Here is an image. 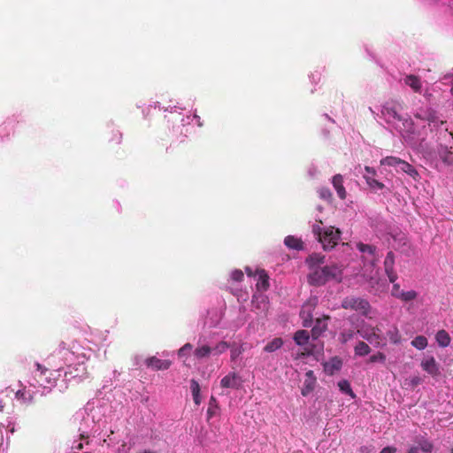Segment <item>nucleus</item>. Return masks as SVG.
Returning a JSON list of instances; mask_svg holds the SVG:
<instances>
[{"label":"nucleus","instance_id":"40","mask_svg":"<svg viewBox=\"0 0 453 453\" xmlns=\"http://www.w3.org/2000/svg\"><path fill=\"white\" fill-rule=\"evenodd\" d=\"M243 277H244V274H243L242 271H241V270H234L231 275V279L234 281H237V282L242 281Z\"/></svg>","mask_w":453,"mask_h":453},{"label":"nucleus","instance_id":"44","mask_svg":"<svg viewBox=\"0 0 453 453\" xmlns=\"http://www.w3.org/2000/svg\"><path fill=\"white\" fill-rule=\"evenodd\" d=\"M313 233L318 235L319 241H320V235L323 234V231L319 225L313 226Z\"/></svg>","mask_w":453,"mask_h":453},{"label":"nucleus","instance_id":"12","mask_svg":"<svg viewBox=\"0 0 453 453\" xmlns=\"http://www.w3.org/2000/svg\"><path fill=\"white\" fill-rule=\"evenodd\" d=\"M393 296L403 301L409 302L416 298L417 292L414 290L403 291L400 289V285H394L391 291Z\"/></svg>","mask_w":453,"mask_h":453},{"label":"nucleus","instance_id":"48","mask_svg":"<svg viewBox=\"0 0 453 453\" xmlns=\"http://www.w3.org/2000/svg\"><path fill=\"white\" fill-rule=\"evenodd\" d=\"M385 260L387 261H394L395 262V256H394V253L392 251H389L387 256H386V258Z\"/></svg>","mask_w":453,"mask_h":453},{"label":"nucleus","instance_id":"39","mask_svg":"<svg viewBox=\"0 0 453 453\" xmlns=\"http://www.w3.org/2000/svg\"><path fill=\"white\" fill-rule=\"evenodd\" d=\"M243 351V349L241 346L238 347H231V359L235 360Z\"/></svg>","mask_w":453,"mask_h":453},{"label":"nucleus","instance_id":"21","mask_svg":"<svg viewBox=\"0 0 453 453\" xmlns=\"http://www.w3.org/2000/svg\"><path fill=\"white\" fill-rule=\"evenodd\" d=\"M357 249L363 254H366L369 256L371 259H374L376 257L377 249L374 245L365 244L363 242H358L357 244Z\"/></svg>","mask_w":453,"mask_h":453},{"label":"nucleus","instance_id":"8","mask_svg":"<svg viewBox=\"0 0 453 453\" xmlns=\"http://www.w3.org/2000/svg\"><path fill=\"white\" fill-rule=\"evenodd\" d=\"M326 257L320 253H312L305 260L306 265L310 269V273L319 270L320 265L325 263Z\"/></svg>","mask_w":453,"mask_h":453},{"label":"nucleus","instance_id":"7","mask_svg":"<svg viewBox=\"0 0 453 453\" xmlns=\"http://www.w3.org/2000/svg\"><path fill=\"white\" fill-rule=\"evenodd\" d=\"M245 272L249 277L257 280V283H268L269 281V276L264 269L256 268L253 270L251 267L246 266Z\"/></svg>","mask_w":453,"mask_h":453},{"label":"nucleus","instance_id":"50","mask_svg":"<svg viewBox=\"0 0 453 453\" xmlns=\"http://www.w3.org/2000/svg\"><path fill=\"white\" fill-rule=\"evenodd\" d=\"M307 379H316L315 375H314V372L313 371L311 370H309L306 373H305Z\"/></svg>","mask_w":453,"mask_h":453},{"label":"nucleus","instance_id":"9","mask_svg":"<svg viewBox=\"0 0 453 453\" xmlns=\"http://www.w3.org/2000/svg\"><path fill=\"white\" fill-rule=\"evenodd\" d=\"M365 174L364 175V178L366 180V183L368 186L372 188H377V189H383L385 188L384 184L377 180H375L373 177L376 175V171L374 168L370 166L365 167Z\"/></svg>","mask_w":453,"mask_h":453},{"label":"nucleus","instance_id":"6","mask_svg":"<svg viewBox=\"0 0 453 453\" xmlns=\"http://www.w3.org/2000/svg\"><path fill=\"white\" fill-rule=\"evenodd\" d=\"M242 380L235 372H232L223 377L220 380L222 388L238 389L242 386Z\"/></svg>","mask_w":453,"mask_h":453},{"label":"nucleus","instance_id":"14","mask_svg":"<svg viewBox=\"0 0 453 453\" xmlns=\"http://www.w3.org/2000/svg\"><path fill=\"white\" fill-rule=\"evenodd\" d=\"M414 442L418 444V449L424 453H432L434 444L426 438V434H418L414 437Z\"/></svg>","mask_w":453,"mask_h":453},{"label":"nucleus","instance_id":"49","mask_svg":"<svg viewBox=\"0 0 453 453\" xmlns=\"http://www.w3.org/2000/svg\"><path fill=\"white\" fill-rule=\"evenodd\" d=\"M384 266H385V269L393 267L394 266V261H390L389 262V261L385 260L384 261Z\"/></svg>","mask_w":453,"mask_h":453},{"label":"nucleus","instance_id":"42","mask_svg":"<svg viewBox=\"0 0 453 453\" xmlns=\"http://www.w3.org/2000/svg\"><path fill=\"white\" fill-rule=\"evenodd\" d=\"M300 317L303 319L312 318L311 312L310 310H306L305 306H303L300 311Z\"/></svg>","mask_w":453,"mask_h":453},{"label":"nucleus","instance_id":"35","mask_svg":"<svg viewBox=\"0 0 453 453\" xmlns=\"http://www.w3.org/2000/svg\"><path fill=\"white\" fill-rule=\"evenodd\" d=\"M355 332L353 330H343L341 332L340 334V341L342 343H346L347 342H349V340H351L354 335H355Z\"/></svg>","mask_w":453,"mask_h":453},{"label":"nucleus","instance_id":"23","mask_svg":"<svg viewBox=\"0 0 453 453\" xmlns=\"http://www.w3.org/2000/svg\"><path fill=\"white\" fill-rule=\"evenodd\" d=\"M357 333L364 339L367 340L370 342H372L373 339H378L379 337L374 332L373 328H369L366 326H362L359 328Z\"/></svg>","mask_w":453,"mask_h":453},{"label":"nucleus","instance_id":"5","mask_svg":"<svg viewBox=\"0 0 453 453\" xmlns=\"http://www.w3.org/2000/svg\"><path fill=\"white\" fill-rule=\"evenodd\" d=\"M414 117L418 119L426 121L428 124H434V126H438L439 124H444V121L438 119L436 111L430 108H419L415 113Z\"/></svg>","mask_w":453,"mask_h":453},{"label":"nucleus","instance_id":"29","mask_svg":"<svg viewBox=\"0 0 453 453\" xmlns=\"http://www.w3.org/2000/svg\"><path fill=\"white\" fill-rule=\"evenodd\" d=\"M401 161H402V159L399 157L389 156V157H386L382 158L380 160V165L393 166L395 169H397Z\"/></svg>","mask_w":453,"mask_h":453},{"label":"nucleus","instance_id":"46","mask_svg":"<svg viewBox=\"0 0 453 453\" xmlns=\"http://www.w3.org/2000/svg\"><path fill=\"white\" fill-rule=\"evenodd\" d=\"M312 325V318L306 319L303 320V326L304 327H311Z\"/></svg>","mask_w":453,"mask_h":453},{"label":"nucleus","instance_id":"28","mask_svg":"<svg viewBox=\"0 0 453 453\" xmlns=\"http://www.w3.org/2000/svg\"><path fill=\"white\" fill-rule=\"evenodd\" d=\"M317 379H306L303 382V387L302 388V395L303 396H307L310 393L314 390L315 384Z\"/></svg>","mask_w":453,"mask_h":453},{"label":"nucleus","instance_id":"4","mask_svg":"<svg viewBox=\"0 0 453 453\" xmlns=\"http://www.w3.org/2000/svg\"><path fill=\"white\" fill-rule=\"evenodd\" d=\"M341 232L334 227H328L323 231V234L320 235V241L323 249L328 250L333 249L340 239Z\"/></svg>","mask_w":453,"mask_h":453},{"label":"nucleus","instance_id":"19","mask_svg":"<svg viewBox=\"0 0 453 453\" xmlns=\"http://www.w3.org/2000/svg\"><path fill=\"white\" fill-rule=\"evenodd\" d=\"M396 171L405 173L414 180H416L418 176L417 170L411 165L403 159Z\"/></svg>","mask_w":453,"mask_h":453},{"label":"nucleus","instance_id":"1","mask_svg":"<svg viewBox=\"0 0 453 453\" xmlns=\"http://www.w3.org/2000/svg\"><path fill=\"white\" fill-rule=\"evenodd\" d=\"M343 265L332 263L309 273L311 283L342 281Z\"/></svg>","mask_w":453,"mask_h":453},{"label":"nucleus","instance_id":"43","mask_svg":"<svg viewBox=\"0 0 453 453\" xmlns=\"http://www.w3.org/2000/svg\"><path fill=\"white\" fill-rule=\"evenodd\" d=\"M421 382H422V379L418 376H414L411 379V386L413 388L421 384Z\"/></svg>","mask_w":453,"mask_h":453},{"label":"nucleus","instance_id":"27","mask_svg":"<svg viewBox=\"0 0 453 453\" xmlns=\"http://www.w3.org/2000/svg\"><path fill=\"white\" fill-rule=\"evenodd\" d=\"M436 342L441 347H447L450 343V337L445 330H440L436 334Z\"/></svg>","mask_w":453,"mask_h":453},{"label":"nucleus","instance_id":"30","mask_svg":"<svg viewBox=\"0 0 453 453\" xmlns=\"http://www.w3.org/2000/svg\"><path fill=\"white\" fill-rule=\"evenodd\" d=\"M338 387L342 393L351 396L352 398L356 397V395L354 394V392L350 387V384L348 380H340L338 382Z\"/></svg>","mask_w":453,"mask_h":453},{"label":"nucleus","instance_id":"20","mask_svg":"<svg viewBox=\"0 0 453 453\" xmlns=\"http://www.w3.org/2000/svg\"><path fill=\"white\" fill-rule=\"evenodd\" d=\"M284 243L288 248L296 250H301L303 248L302 240L293 235L285 237Z\"/></svg>","mask_w":453,"mask_h":453},{"label":"nucleus","instance_id":"53","mask_svg":"<svg viewBox=\"0 0 453 453\" xmlns=\"http://www.w3.org/2000/svg\"><path fill=\"white\" fill-rule=\"evenodd\" d=\"M36 365V367H37V370L42 371V372H43L44 371H46V369H45V368H43V367H42V365H40L39 363H36V365Z\"/></svg>","mask_w":453,"mask_h":453},{"label":"nucleus","instance_id":"2","mask_svg":"<svg viewBox=\"0 0 453 453\" xmlns=\"http://www.w3.org/2000/svg\"><path fill=\"white\" fill-rule=\"evenodd\" d=\"M403 110V104L395 99L385 102L381 107V117L387 123L394 124L403 120L400 111Z\"/></svg>","mask_w":453,"mask_h":453},{"label":"nucleus","instance_id":"32","mask_svg":"<svg viewBox=\"0 0 453 453\" xmlns=\"http://www.w3.org/2000/svg\"><path fill=\"white\" fill-rule=\"evenodd\" d=\"M411 345L419 350L424 349L427 346V339L423 335H418L411 341Z\"/></svg>","mask_w":453,"mask_h":453},{"label":"nucleus","instance_id":"34","mask_svg":"<svg viewBox=\"0 0 453 453\" xmlns=\"http://www.w3.org/2000/svg\"><path fill=\"white\" fill-rule=\"evenodd\" d=\"M319 197L327 202H331L333 200V194L328 188H321L319 189Z\"/></svg>","mask_w":453,"mask_h":453},{"label":"nucleus","instance_id":"25","mask_svg":"<svg viewBox=\"0 0 453 453\" xmlns=\"http://www.w3.org/2000/svg\"><path fill=\"white\" fill-rule=\"evenodd\" d=\"M283 345V340L280 337H276L269 342L264 348V351L272 353L280 349Z\"/></svg>","mask_w":453,"mask_h":453},{"label":"nucleus","instance_id":"45","mask_svg":"<svg viewBox=\"0 0 453 453\" xmlns=\"http://www.w3.org/2000/svg\"><path fill=\"white\" fill-rule=\"evenodd\" d=\"M395 452H396V448L392 447V446H387V447L383 448L380 453H395Z\"/></svg>","mask_w":453,"mask_h":453},{"label":"nucleus","instance_id":"31","mask_svg":"<svg viewBox=\"0 0 453 453\" xmlns=\"http://www.w3.org/2000/svg\"><path fill=\"white\" fill-rule=\"evenodd\" d=\"M371 352V348L364 342H359L355 347V354L357 356L364 357Z\"/></svg>","mask_w":453,"mask_h":453},{"label":"nucleus","instance_id":"33","mask_svg":"<svg viewBox=\"0 0 453 453\" xmlns=\"http://www.w3.org/2000/svg\"><path fill=\"white\" fill-rule=\"evenodd\" d=\"M211 352H212V348H211L207 345H203L202 347L197 348L195 350V355L197 357L202 358V357H205L209 356Z\"/></svg>","mask_w":453,"mask_h":453},{"label":"nucleus","instance_id":"54","mask_svg":"<svg viewBox=\"0 0 453 453\" xmlns=\"http://www.w3.org/2000/svg\"><path fill=\"white\" fill-rule=\"evenodd\" d=\"M75 449H78V450H81L83 449V444L81 442L78 443L75 446Z\"/></svg>","mask_w":453,"mask_h":453},{"label":"nucleus","instance_id":"16","mask_svg":"<svg viewBox=\"0 0 453 453\" xmlns=\"http://www.w3.org/2000/svg\"><path fill=\"white\" fill-rule=\"evenodd\" d=\"M438 154L442 162L446 165H453V147L441 145L438 149Z\"/></svg>","mask_w":453,"mask_h":453},{"label":"nucleus","instance_id":"3","mask_svg":"<svg viewBox=\"0 0 453 453\" xmlns=\"http://www.w3.org/2000/svg\"><path fill=\"white\" fill-rule=\"evenodd\" d=\"M342 307L347 310L360 311L363 315L366 316L370 310V303L364 298L348 296L342 300Z\"/></svg>","mask_w":453,"mask_h":453},{"label":"nucleus","instance_id":"17","mask_svg":"<svg viewBox=\"0 0 453 453\" xmlns=\"http://www.w3.org/2000/svg\"><path fill=\"white\" fill-rule=\"evenodd\" d=\"M404 84L409 86L415 93H420L422 88V83L419 77L410 74L404 78Z\"/></svg>","mask_w":453,"mask_h":453},{"label":"nucleus","instance_id":"15","mask_svg":"<svg viewBox=\"0 0 453 453\" xmlns=\"http://www.w3.org/2000/svg\"><path fill=\"white\" fill-rule=\"evenodd\" d=\"M332 184L336 190L338 196L344 200L347 197V192L343 186V177L341 174H335L332 179Z\"/></svg>","mask_w":453,"mask_h":453},{"label":"nucleus","instance_id":"13","mask_svg":"<svg viewBox=\"0 0 453 453\" xmlns=\"http://www.w3.org/2000/svg\"><path fill=\"white\" fill-rule=\"evenodd\" d=\"M145 364L148 367H151L155 371L167 370L171 365V361L162 360L157 357H150L145 360Z\"/></svg>","mask_w":453,"mask_h":453},{"label":"nucleus","instance_id":"11","mask_svg":"<svg viewBox=\"0 0 453 453\" xmlns=\"http://www.w3.org/2000/svg\"><path fill=\"white\" fill-rule=\"evenodd\" d=\"M324 371L329 375H333L335 372H338L342 367V360L341 357L335 356L330 358L328 362L323 364Z\"/></svg>","mask_w":453,"mask_h":453},{"label":"nucleus","instance_id":"51","mask_svg":"<svg viewBox=\"0 0 453 453\" xmlns=\"http://www.w3.org/2000/svg\"><path fill=\"white\" fill-rule=\"evenodd\" d=\"M192 348L191 344L190 343H186L181 349L180 351H185V350H190Z\"/></svg>","mask_w":453,"mask_h":453},{"label":"nucleus","instance_id":"38","mask_svg":"<svg viewBox=\"0 0 453 453\" xmlns=\"http://www.w3.org/2000/svg\"><path fill=\"white\" fill-rule=\"evenodd\" d=\"M388 335L389 337L390 342L393 343H399L401 341V336L396 329H395L394 331H388Z\"/></svg>","mask_w":453,"mask_h":453},{"label":"nucleus","instance_id":"36","mask_svg":"<svg viewBox=\"0 0 453 453\" xmlns=\"http://www.w3.org/2000/svg\"><path fill=\"white\" fill-rule=\"evenodd\" d=\"M228 348H230V345L226 342L222 341L212 349V351H214L215 354H221Z\"/></svg>","mask_w":453,"mask_h":453},{"label":"nucleus","instance_id":"10","mask_svg":"<svg viewBox=\"0 0 453 453\" xmlns=\"http://www.w3.org/2000/svg\"><path fill=\"white\" fill-rule=\"evenodd\" d=\"M421 367L433 377H437L441 374L439 365L436 363L434 357L424 359L421 362Z\"/></svg>","mask_w":453,"mask_h":453},{"label":"nucleus","instance_id":"47","mask_svg":"<svg viewBox=\"0 0 453 453\" xmlns=\"http://www.w3.org/2000/svg\"><path fill=\"white\" fill-rule=\"evenodd\" d=\"M256 287H257V290L258 292H264V291H266L268 289L269 285H265V284L256 285Z\"/></svg>","mask_w":453,"mask_h":453},{"label":"nucleus","instance_id":"18","mask_svg":"<svg viewBox=\"0 0 453 453\" xmlns=\"http://www.w3.org/2000/svg\"><path fill=\"white\" fill-rule=\"evenodd\" d=\"M327 325L325 319H318L315 325L312 326L311 334L313 340L319 339V337L326 330Z\"/></svg>","mask_w":453,"mask_h":453},{"label":"nucleus","instance_id":"24","mask_svg":"<svg viewBox=\"0 0 453 453\" xmlns=\"http://www.w3.org/2000/svg\"><path fill=\"white\" fill-rule=\"evenodd\" d=\"M219 406L215 396L211 395L209 401V407L207 410L208 419L217 416L219 414Z\"/></svg>","mask_w":453,"mask_h":453},{"label":"nucleus","instance_id":"55","mask_svg":"<svg viewBox=\"0 0 453 453\" xmlns=\"http://www.w3.org/2000/svg\"><path fill=\"white\" fill-rule=\"evenodd\" d=\"M451 453H453V448H452Z\"/></svg>","mask_w":453,"mask_h":453},{"label":"nucleus","instance_id":"37","mask_svg":"<svg viewBox=\"0 0 453 453\" xmlns=\"http://www.w3.org/2000/svg\"><path fill=\"white\" fill-rule=\"evenodd\" d=\"M385 360H386V356L382 352H377L376 354H374L369 357V362H371V363H377V362L384 363Z\"/></svg>","mask_w":453,"mask_h":453},{"label":"nucleus","instance_id":"26","mask_svg":"<svg viewBox=\"0 0 453 453\" xmlns=\"http://www.w3.org/2000/svg\"><path fill=\"white\" fill-rule=\"evenodd\" d=\"M190 389L192 392L194 402L196 405H199L201 403V397H200V386L199 383L192 379L190 380Z\"/></svg>","mask_w":453,"mask_h":453},{"label":"nucleus","instance_id":"22","mask_svg":"<svg viewBox=\"0 0 453 453\" xmlns=\"http://www.w3.org/2000/svg\"><path fill=\"white\" fill-rule=\"evenodd\" d=\"M293 339L298 346H303L308 343L310 334L306 330H298L295 333Z\"/></svg>","mask_w":453,"mask_h":453},{"label":"nucleus","instance_id":"52","mask_svg":"<svg viewBox=\"0 0 453 453\" xmlns=\"http://www.w3.org/2000/svg\"><path fill=\"white\" fill-rule=\"evenodd\" d=\"M408 453H418V447H411V448L408 450Z\"/></svg>","mask_w":453,"mask_h":453},{"label":"nucleus","instance_id":"41","mask_svg":"<svg viewBox=\"0 0 453 453\" xmlns=\"http://www.w3.org/2000/svg\"><path fill=\"white\" fill-rule=\"evenodd\" d=\"M386 273L388 274V280L391 283H394L397 280L396 273L394 271L393 267L385 269Z\"/></svg>","mask_w":453,"mask_h":453}]
</instances>
